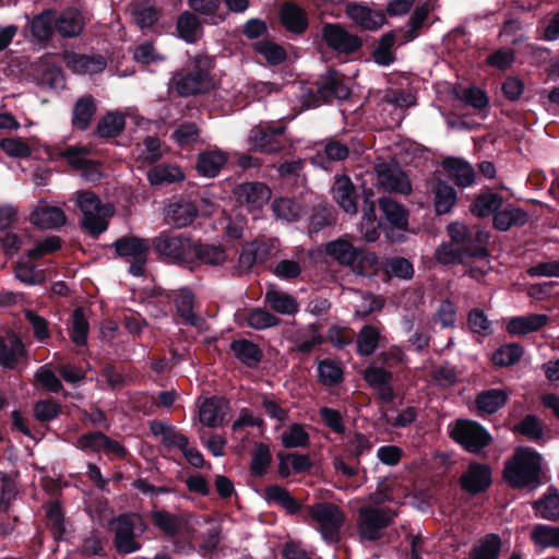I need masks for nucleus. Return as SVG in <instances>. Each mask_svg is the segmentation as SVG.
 <instances>
[{"label": "nucleus", "mask_w": 559, "mask_h": 559, "mask_svg": "<svg viewBox=\"0 0 559 559\" xmlns=\"http://www.w3.org/2000/svg\"><path fill=\"white\" fill-rule=\"evenodd\" d=\"M467 254L468 253H465V251L460 247L451 242H447L442 243L438 248L436 251V259L443 264H450L454 262L466 263Z\"/></svg>", "instance_id": "774afa93"}, {"label": "nucleus", "mask_w": 559, "mask_h": 559, "mask_svg": "<svg viewBox=\"0 0 559 559\" xmlns=\"http://www.w3.org/2000/svg\"><path fill=\"white\" fill-rule=\"evenodd\" d=\"M443 169L454 179L460 187H471L475 181L473 167L463 159L448 157L442 163Z\"/></svg>", "instance_id": "c756f323"}, {"label": "nucleus", "mask_w": 559, "mask_h": 559, "mask_svg": "<svg viewBox=\"0 0 559 559\" xmlns=\"http://www.w3.org/2000/svg\"><path fill=\"white\" fill-rule=\"evenodd\" d=\"M67 67L78 74H97L106 68V61L100 56H86L68 52L64 56Z\"/></svg>", "instance_id": "412c9836"}, {"label": "nucleus", "mask_w": 559, "mask_h": 559, "mask_svg": "<svg viewBox=\"0 0 559 559\" xmlns=\"http://www.w3.org/2000/svg\"><path fill=\"white\" fill-rule=\"evenodd\" d=\"M236 201L248 210L261 209L271 198V190L261 182H245L234 189Z\"/></svg>", "instance_id": "f8f14e48"}, {"label": "nucleus", "mask_w": 559, "mask_h": 559, "mask_svg": "<svg viewBox=\"0 0 559 559\" xmlns=\"http://www.w3.org/2000/svg\"><path fill=\"white\" fill-rule=\"evenodd\" d=\"M548 323L546 314L531 313L511 318L507 323V331L512 335H525L538 331Z\"/></svg>", "instance_id": "cd10ccee"}, {"label": "nucleus", "mask_w": 559, "mask_h": 559, "mask_svg": "<svg viewBox=\"0 0 559 559\" xmlns=\"http://www.w3.org/2000/svg\"><path fill=\"white\" fill-rule=\"evenodd\" d=\"M383 103L394 110L393 122L399 124L404 118V109L415 105V97L409 93H390L383 97Z\"/></svg>", "instance_id": "8fccbe9b"}, {"label": "nucleus", "mask_w": 559, "mask_h": 559, "mask_svg": "<svg viewBox=\"0 0 559 559\" xmlns=\"http://www.w3.org/2000/svg\"><path fill=\"white\" fill-rule=\"evenodd\" d=\"M531 537L534 543L543 548L558 547L559 548V527H554L544 524L534 526Z\"/></svg>", "instance_id": "5fc2aeb1"}, {"label": "nucleus", "mask_w": 559, "mask_h": 559, "mask_svg": "<svg viewBox=\"0 0 559 559\" xmlns=\"http://www.w3.org/2000/svg\"><path fill=\"white\" fill-rule=\"evenodd\" d=\"M536 515L548 521L559 519V493L555 490L548 491L533 504Z\"/></svg>", "instance_id": "a18cd8bd"}, {"label": "nucleus", "mask_w": 559, "mask_h": 559, "mask_svg": "<svg viewBox=\"0 0 559 559\" xmlns=\"http://www.w3.org/2000/svg\"><path fill=\"white\" fill-rule=\"evenodd\" d=\"M523 355V349L518 344H508L498 348L492 355V361L497 366L506 367L515 364Z\"/></svg>", "instance_id": "69168bd1"}, {"label": "nucleus", "mask_w": 559, "mask_h": 559, "mask_svg": "<svg viewBox=\"0 0 559 559\" xmlns=\"http://www.w3.org/2000/svg\"><path fill=\"white\" fill-rule=\"evenodd\" d=\"M346 14L357 25L368 31L378 29L384 23V15L381 12L357 3H348Z\"/></svg>", "instance_id": "5701e85b"}, {"label": "nucleus", "mask_w": 559, "mask_h": 559, "mask_svg": "<svg viewBox=\"0 0 559 559\" xmlns=\"http://www.w3.org/2000/svg\"><path fill=\"white\" fill-rule=\"evenodd\" d=\"M321 34L324 43L338 52L350 53L361 46V40L357 36L336 23L324 24Z\"/></svg>", "instance_id": "9b49d317"}, {"label": "nucleus", "mask_w": 559, "mask_h": 559, "mask_svg": "<svg viewBox=\"0 0 559 559\" xmlns=\"http://www.w3.org/2000/svg\"><path fill=\"white\" fill-rule=\"evenodd\" d=\"M177 31L187 43H194L200 36V21L194 14L183 12L178 19Z\"/></svg>", "instance_id": "3c124183"}, {"label": "nucleus", "mask_w": 559, "mask_h": 559, "mask_svg": "<svg viewBox=\"0 0 559 559\" xmlns=\"http://www.w3.org/2000/svg\"><path fill=\"white\" fill-rule=\"evenodd\" d=\"M153 524L165 535L176 537L195 531L199 521L191 514H173L165 510L151 512Z\"/></svg>", "instance_id": "1a4fd4ad"}, {"label": "nucleus", "mask_w": 559, "mask_h": 559, "mask_svg": "<svg viewBox=\"0 0 559 559\" xmlns=\"http://www.w3.org/2000/svg\"><path fill=\"white\" fill-rule=\"evenodd\" d=\"M228 411V404L224 399L213 396L203 401L199 407V419L209 428L222 425Z\"/></svg>", "instance_id": "aec40b11"}, {"label": "nucleus", "mask_w": 559, "mask_h": 559, "mask_svg": "<svg viewBox=\"0 0 559 559\" xmlns=\"http://www.w3.org/2000/svg\"><path fill=\"white\" fill-rule=\"evenodd\" d=\"M124 128V117L118 112L107 114L97 124V132L103 138L118 135Z\"/></svg>", "instance_id": "bf43d9fd"}, {"label": "nucleus", "mask_w": 559, "mask_h": 559, "mask_svg": "<svg viewBox=\"0 0 559 559\" xmlns=\"http://www.w3.org/2000/svg\"><path fill=\"white\" fill-rule=\"evenodd\" d=\"M302 515L325 542L333 543L338 539L345 522V514L338 506L331 502H316L305 506Z\"/></svg>", "instance_id": "f03ea898"}, {"label": "nucleus", "mask_w": 559, "mask_h": 559, "mask_svg": "<svg viewBox=\"0 0 559 559\" xmlns=\"http://www.w3.org/2000/svg\"><path fill=\"white\" fill-rule=\"evenodd\" d=\"M477 233L474 235L467 226L461 223H452L449 226L450 242L463 249L465 253H469L478 246Z\"/></svg>", "instance_id": "a19ab883"}, {"label": "nucleus", "mask_w": 559, "mask_h": 559, "mask_svg": "<svg viewBox=\"0 0 559 559\" xmlns=\"http://www.w3.org/2000/svg\"><path fill=\"white\" fill-rule=\"evenodd\" d=\"M246 321L250 328L255 330L276 326L280 323V319L277 317L261 308L251 310L247 314Z\"/></svg>", "instance_id": "338daca9"}, {"label": "nucleus", "mask_w": 559, "mask_h": 559, "mask_svg": "<svg viewBox=\"0 0 559 559\" xmlns=\"http://www.w3.org/2000/svg\"><path fill=\"white\" fill-rule=\"evenodd\" d=\"M476 237L478 246L467 254L466 263L468 264V270L466 273L473 278H480L491 269V266L484 247L488 238L487 234L477 233Z\"/></svg>", "instance_id": "393cba45"}, {"label": "nucleus", "mask_w": 559, "mask_h": 559, "mask_svg": "<svg viewBox=\"0 0 559 559\" xmlns=\"http://www.w3.org/2000/svg\"><path fill=\"white\" fill-rule=\"evenodd\" d=\"M359 253L349 267L353 273L360 276H373L378 273L380 262L376 253L358 248Z\"/></svg>", "instance_id": "c03bdc74"}, {"label": "nucleus", "mask_w": 559, "mask_h": 559, "mask_svg": "<svg viewBox=\"0 0 559 559\" xmlns=\"http://www.w3.org/2000/svg\"><path fill=\"white\" fill-rule=\"evenodd\" d=\"M508 400V393L504 390L491 389L481 392L476 399L477 407L488 414L496 413Z\"/></svg>", "instance_id": "de8ad7c7"}, {"label": "nucleus", "mask_w": 559, "mask_h": 559, "mask_svg": "<svg viewBox=\"0 0 559 559\" xmlns=\"http://www.w3.org/2000/svg\"><path fill=\"white\" fill-rule=\"evenodd\" d=\"M141 522L138 516H121L117 520L115 525L116 532V546L119 551L130 554L139 549L135 542V523Z\"/></svg>", "instance_id": "f3484780"}, {"label": "nucleus", "mask_w": 559, "mask_h": 559, "mask_svg": "<svg viewBox=\"0 0 559 559\" xmlns=\"http://www.w3.org/2000/svg\"><path fill=\"white\" fill-rule=\"evenodd\" d=\"M147 179L152 185L174 183L183 180L185 175L178 166L160 164L148 170Z\"/></svg>", "instance_id": "37998d69"}, {"label": "nucleus", "mask_w": 559, "mask_h": 559, "mask_svg": "<svg viewBox=\"0 0 559 559\" xmlns=\"http://www.w3.org/2000/svg\"><path fill=\"white\" fill-rule=\"evenodd\" d=\"M528 215L519 207L508 205L497 212L493 217V225L497 229L506 231L513 226H523L527 223Z\"/></svg>", "instance_id": "e433bc0d"}, {"label": "nucleus", "mask_w": 559, "mask_h": 559, "mask_svg": "<svg viewBox=\"0 0 559 559\" xmlns=\"http://www.w3.org/2000/svg\"><path fill=\"white\" fill-rule=\"evenodd\" d=\"M90 150L85 146H69L60 151V157L64 158L68 164L76 170L84 171L87 179L95 180L99 178V171L95 165L86 158Z\"/></svg>", "instance_id": "6ab92c4d"}, {"label": "nucleus", "mask_w": 559, "mask_h": 559, "mask_svg": "<svg viewBox=\"0 0 559 559\" xmlns=\"http://www.w3.org/2000/svg\"><path fill=\"white\" fill-rule=\"evenodd\" d=\"M317 93L323 100L346 99L350 90L344 81V76L336 71H328L317 82Z\"/></svg>", "instance_id": "4468645a"}, {"label": "nucleus", "mask_w": 559, "mask_h": 559, "mask_svg": "<svg viewBox=\"0 0 559 559\" xmlns=\"http://www.w3.org/2000/svg\"><path fill=\"white\" fill-rule=\"evenodd\" d=\"M264 499L269 503H275L283 508L288 514H296L304 509L302 504L299 503L287 489L274 485L269 486L264 490Z\"/></svg>", "instance_id": "c9c22d12"}, {"label": "nucleus", "mask_w": 559, "mask_h": 559, "mask_svg": "<svg viewBox=\"0 0 559 559\" xmlns=\"http://www.w3.org/2000/svg\"><path fill=\"white\" fill-rule=\"evenodd\" d=\"M501 195L492 192L483 193L475 198L471 211L478 217H487L502 206Z\"/></svg>", "instance_id": "49530a36"}, {"label": "nucleus", "mask_w": 559, "mask_h": 559, "mask_svg": "<svg viewBox=\"0 0 559 559\" xmlns=\"http://www.w3.org/2000/svg\"><path fill=\"white\" fill-rule=\"evenodd\" d=\"M193 299L194 297L189 289H180L175 297L177 312L187 324L201 328L203 320L193 312Z\"/></svg>", "instance_id": "4c0bfd02"}, {"label": "nucleus", "mask_w": 559, "mask_h": 559, "mask_svg": "<svg viewBox=\"0 0 559 559\" xmlns=\"http://www.w3.org/2000/svg\"><path fill=\"white\" fill-rule=\"evenodd\" d=\"M193 62L198 69L180 71L173 76L174 88L180 96L187 97L206 93L213 87V79L207 71L211 59L207 56L198 55L193 58Z\"/></svg>", "instance_id": "7ed1b4c3"}, {"label": "nucleus", "mask_w": 559, "mask_h": 559, "mask_svg": "<svg viewBox=\"0 0 559 559\" xmlns=\"http://www.w3.org/2000/svg\"><path fill=\"white\" fill-rule=\"evenodd\" d=\"M379 206L389 224V226L382 224V229L386 237L391 241H402L403 235L401 233L405 231L408 226L407 211L390 198H381L379 200Z\"/></svg>", "instance_id": "9d476101"}, {"label": "nucleus", "mask_w": 559, "mask_h": 559, "mask_svg": "<svg viewBox=\"0 0 559 559\" xmlns=\"http://www.w3.org/2000/svg\"><path fill=\"white\" fill-rule=\"evenodd\" d=\"M514 430L534 441L544 438L543 423L535 415H526L515 425Z\"/></svg>", "instance_id": "680f3d73"}, {"label": "nucleus", "mask_w": 559, "mask_h": 559, "mask_svg": "<svg viewBox=\"0 0 559 559\" xmlns=\"http://www.w3.org/2000/svg\"><path fill=\"white\" fill-rule=\"evenodd\" d=\"M325 253L338 264L350 267L359 251L350 241L338 238L325 245Z\"/></svg>", "instance_id": "2f4dec72"}, {"label": "nucleus", "mask_w": 559, "mask_h": 559, "mask_svg": "<svg viewBox=\"0 0 559 559\" xmlns=\"http://www.w3.org/2000/svg\"><path fill=\"white\" fill-rule=\"evenodd\" d=\"M76 204L83 214L82 226L84 229L95 237L107 229L108 218L115 212L112 205L102 204L96 194L90 191L79 192Z\"/></svg>", "instance_id": "20e7f679"}, {"label": "nucleus", "mask_w": 559, "mask_h": 559, "mask_svg": "<svg viewBox=\"0 0 559 559\" xmlns=\"http://www.w3.org/2000/svg\"><path fill=\"white\" fill-rule=\"evenodd\" d=\"M462 486L471 493L485 490L491 483L490 469L486 465L471 464L461 478Z\"/></svg>", "instance_id": "bb28decb"}, {"label": "nucleus", "mask_w": 559, "mask_h": 559, "mask_svg": "<svg viewBox=\"0 0 559 559\" xmlns=\"http://www.w3.org/2000/svg\"><path fill=\"white\" fill-rule=\"evenodd\" d=\"M357 528L360 538L366 540H376L382 536V532L388 527L395 513L391 510L365 506L358 510Z\"/></svg>", "instance_id": "423d86ee"}, {"label": "nucleus", "mask_w": 559, "mask_h": 559, "mask_svg": "<svg viewBox=\"0 0 559 559\" xmlns=\"http://www.w3.org/2000/svg\"><path fill=\"white\" fill-rule=\"evenodd\" d=\"M284 130V127L257 126L251 129L248 142L255 151L274 153L281 150L277 139Z\"/></svg>", "instance_id": "ddd939ff"}, {"label": "nucleus", "mask_w": 559, "mask_h": 559, "mask_svg": "<svg viewBox=\"0 0 559 559\" xmlns=\"http://www.w3.org/2000/svg\"><path fill=\"white\" fill-rule=\"evenodd\" d=\"M332 195L338 206L347 214L357 213V194L355 187L347 176H335Z\"/></svg>", "instance_id": "dca6fc26"}, {"label": "nucleus", "mask_w": 559, "mask_h": 559, "mask_svg": "<svg viewBox=\"0 0 559 559\" xmlns=\"http://www.w3.org/2000/svg\"><path fill=\"white\" fill-rule=\"evenodd\" d=\"M542 461V455L534 449L518 448L506 462L504 479L513 488L537 487L540 484Z\"/></svg>", "instance_id": "f257e3e1"}, {"label": "nucleus", "mask_w": 559, "mask_h": 559, "mask_svg": "<svg viewBox=\"0 0 559 559\" xmlns=\"http://www.w3.org/2000/svg\"><path fill=\"white\" fill-rule=\"evenodd\" d=\"M318 372L320 381L325 385H335L342 381L343 369L340 362L325 359L319 362Z\"/></svg>", "instance_id": "052dcab7"}, {"label": "nucleus", "mask_w": 559, "mask_h": 559, "mask_svg": "<svg viewBox=\"0 0 559 559\" xmlns=\"http://www.w3.org/2000/svg\"><path fill=\"white\" fill-rule=\"evenodd\" d=\"M264 300L272 310L284 316H294L299 310V306L295 297L275 288L266 290Z\"/></svg>", "instance_id": "7c9ffc66"}, {"label": "nucleus", "mask_w": 559, "mask_h": 559, "mask_svg": "<svg viewBox=\"0 0 559 559\" xmlns=\"http://www.w3.org/2000/svg\"><path fill=\"white\" fill-rule=\"evenodd\" d=\"M380 338V332L377 328L365 325L357 335L358 353L365 356L371 355L376 350Z\"/></svg>", "instance_id": "6e6d98bb"}, {"label": "nucleus", "mask_w": 559, "mask_h": 559, "mask_svg": "<svg viewBox=\"0 0 559 559\" xmlns=\"http://www.w3.org/2000/svg\"><path fill=\"white\" fill-rule=\"evenodd\" d=\"M254 50L270 64H278L285 59V50L274 41L260 40L254 44Z\"/></svg>", "instance_id": "0e129e2a"}, {"label": "nucleus", "mask_w": 559, "mask_h": 559, "mask_svg": "<svg viewBox=\"0 0 559 559\" xmlns=\"http://www.w3.org/2000/svg\"><path fill=\"white\" fill-rule=\"evenodd\" d=\"M95 110L96 107L92 97L80 98L73 109V124L81 130L86 129Z\"/></svg>", "instance_id": "864d4df0"}, {"label": "nucleus", "mask_w": 559, "mask_h": 559, "mask_svg": "<svg viewBox=\"0 0 559 559\" xmlns=\"http://www.w3.org/2000/svg\"><path fill=\"white\" fill-rule=\"evenodd\" d=\"M90 325L82 308H76L72 314L70 338L76 346L86 344Z\"/></svg>", "instance_id": "603ef678"}, {"label": "nucleus", "mask_w": 559, "mask_h": 559, "mask_svg": "<svg viewBox=\"0 0 559 559\" xmlns=\"http://www.w3.org/2000/svg\"><path fill=\"white\" fill-rule=\"evenodd\" d=\"M197 206L188 201L176 202L168 206L166 217L177 228L189 226L197 217Z\"/></svg>", "instance_id": "f704fd0d"}, {"label": "nucleus", "mask_w": 559, "mask_h": 559, "mask_svg": "<svg viewBox=\"0 0 559 559\" xmlns=\"http://www.w3.org/2000/svg\"><path fill=\"white\" fill-rule=\"evenodd\" d=\"M226 162V157L219 152H206L200 154L198 158L197 169L205 177H215L223 165Z\"/></svg>", "instance_id": "09e8293b"}, {"label": "nucleus", "mask_w": 559, "mask_h": 559, "mask_svg": "<svg viewBox=\"0 0 559 559\" xmlns=\"http://www.w3.org/2000/svg\"><path fill=\"white\" fill-rule=\"evenodd\" d=\"M153 246L166 259L178 263L192 262L194 242L188 237L163 233L153 239Z\"/></svg>", "instance_id": "0eeeda50"}, {"label": "nucleus", "mask_w": 559, "mask_h": 559, "mask_svg": "<svg viewBox=\"0 0 559 559\" xmlns=\"http://www.w3.org/2000/svg\"><path fill=\"white\" fill-rule=\"evenodd\" d=\"M448 429L451 438L472 453L480 452L491 440L489 432L473 420L457 419Z\"/></svg>", "instance_id": "39448f33"}, {"label": "nucleus", "mask_w": 559, "mask_h": 559, "mask_svg": "<svg viewBox=\"0 0 559 559\" xmlns=\"http://www.w3.org/2000/svg\"><path fill=\"white\" fill-rule=\"evenodd\" d=\"M431 193L433 195V206L437 214L450 213L457 201L455 189L440 178L431 181Z\"/></svg>", "instance_id": "4be33fe9"}, {"label": "nucleus", "mask_w": 559, "mask_h": 559, "mask_svg": "<svg viewBox=\"0 0 559 559\" xmlns=\"http://www.w3.org/2000/svg\"><path fill=\"white\" fill-rule=\"evenodd\" d=\"M281 21L292 33L300 34L308 27L306 11L293 2L284 3L281 8Z\"/></svg>", "instance_id": "c85d7f7f"}, {"label": "nucleus", "mask_w": 559, "mask_h": 559, "mask_svg": "<svg viewBox=\"0 0 559 559\" xmlns=\"http://www.w3.org/2000/svg\"><path fill=\"white\" fill-rule=\"evenodd\" d=\"M56 26V19L50 11H46L35 16L31 23V32L39 40L48 39Z\"/></svg>", "instance_id": "13d9d810"}, {"label": "nucleus", "mask_w": 559, "mask_h": 559, "mask_svg": "<svg viewBox=\"0 0 559 559\" xmlns=\"http://www.w3.org/2000/svg\"><path fill=\"white\" fill-rule=\"evenodd\" d=\"M29 221L33 225L40 228L53 229L64 225L66 215L61 209L41 201L32 211Z\"/></svg>", "instance_id": "a211bd4d"}, {"label": "nucleus", "mask_w": 559, "mask_h": 559, "mask_svg": "<svg viewBox=\"0 0 559 559\" xmlns=\"http://www.w3.org/2000/svg\"><path fill=\"white\" fill-rule=\"evenodd\" d=\"M24 354L21 340L12 332L0 334V365L4 368H15Z\"/></svg>", "instance_id": "b1692460"}, {"label": "nucleus", "mask_w": 559, "mask_h": 559, "mask_svg": "<svg viewBox=\"0 0 559 559\" xmlns=\"http://www.w3.org/2000/svg\"><path fill=\"white\" fill-rule=\"evenodd\" d=\"M282 443L287 449L305 448L309 443V435L300 425L293 424L282 433Z\"/></svg>", "instance_id": "e2e57ef3"}, {"label": "nucleus", "mask_w": 559, "mask_h": 559, "mask_svg": "<svg viewBox=\"0 0 559 559\" xmlns=\"http://www.w3.org/2000/svg\"><path fill=\"white\" fill-rule=\"evenodd\" d=\"M500 550L501 540L499 536L489 534L473 547L467 559H497Z\"/></svg>", "instance_id": "79ce46f5"}, {"label": "nucleus", "mask_w": 559, "mask_h": 559, "mask_svg": "<svg viewBox=\"0 0 559 559\" xmlns=\"http://www.w3.org/2000/svg\"><path fill=\"white\" fill-rule=\"evenodd\" d=\"M199 261L202 264L219 266L230 261L229 253L224 247L214 243H194L192 262Z\"/></svg>", "instance_id": "a878e982"}, {"label": "nucleus", "mask_w": 559, "mask_h": 559, "mask_svg": "<svg viewBox=\"0 0 559 559\" xmlns=\"http://www.w3.org/2000/svg\"><path fill=\"white\" fill-rule=\"evenodd\" d=\"M377 181L384 190L394 191L401 194H408L412 191L407 176L397 167L386 164L376 166Z\"/></svg>", "instance_id": "2eb2a0df"}, {"label": "nucleus", "mask_w": 559, "mask_h": 559, "mask_svg": "<svg viewBox=\"0 0 559 559\" xmlns=\"http://www.w3.org/2000/svg\"><path fill=\"white\" fill-rule=\"evenodd\" d=\"M114 246L118 255L130 262V274L142 276L144 274V265L147 262L148 241L138 237H122Z\"/></svg>", "instance_id": "6e6552de"}, {"label": "nucleus", "mask_w": 559, "mask_h": 559, "mask_svg": "<svg viewBox=\"0 0 559 559\" xmlns=\"http://www.w3.org/2000/svg\"><path fill=\"white\" fill-rule=\"evenodd\" d=\"M83 27V15L76 9H67L56 19V29L63 37L79 36Z\"/></svg>", "instance_id": "72a5a7b5"}, {"label": "nucleus", "mask_w": 559, "mask_h": 559, "mask_svg": "<svg viewBox=\"0 0 559 559\" xmlns=\"http://www.w3.org/2000/svg\"><path fill=\"white\" fill-rule=\"evenodd\" d=\"M230 348L235 356L248 367L257 366L262 358V352L259 346L248 340L234 341Z\"/></svg>", "instance_id": "ea45409f"}, {"label": "nucleus", "mask_w": 559, "mask_h": 559, "mask_svg": "<svg viewBox=\"0 0 559 559\" xmlns=\"http://www.w3.org/2000/svg\"><path fill=\"white\" fill-rule=\"evenodd\" d=\"M151 429L155 436L162 437L163 444L168 449H179L182 451L189 443V440L185 435L164 423H152Z\"/></svg>", "instance_id": "58836bf2"}, {"label": "nucleus", "mask_w": 559, "mask_h": 559, "mask_svg": "<svg viewBox=\"0 0 559 559\" xmlns=\"http://www.w3.org/2000/svg\"><path fill=\"white\" fill-rule=\"evenodd\" d=\"M365 380L372 386L383 401L391 402L394 397L390 385L391 373L378 367H368L365 370Z\"/></svg>", "instance_id": "473e14b6"}, {"label": "nucleus", "mask_w": 559, "mask_h": 559, "mask_svg": "<svg viewBox=\"0 0 559 559\" xmlns=\"http://www.w3.org/2000/svg\"><path fill=\"white\" fill-rule=\"evenodd\" d=\"M272 210L276 217L286 222L298 219L304 211L300 204L288 198L275 200L272 204Z\"/></svg>", "instance_id": "4d7b16f0"}]
</instances>
